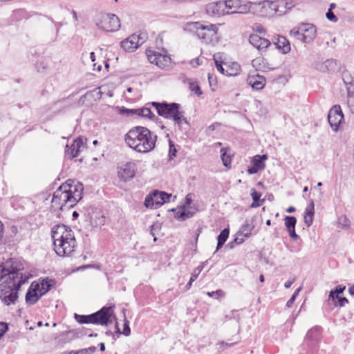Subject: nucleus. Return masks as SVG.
I'll list each match as a JSON object with an SVG mask.
<instances>
[{"label": "nucleus", "mask_w": 354, "mask_h": 354, "mask_svg": "<svg viewBox=\"0 0 354 354\" xmlns=\"http://www.w3.org/2000/svg\"><path fill=\"white\" fill-rule=\"evenodd\" d=\"M326 18L333 22H337L338 19L334 14V12L331 10V9H328V12L326 14Z\"/></svg>", "instance_id": "obj_49"}, {"label": "nucleus", "mask_w": 354, "mask_h": 354, "mask_svg": "<svg viewBox=\"0 0 354 354\" xmlns=\"http://www.w3.org/2000/svg\"><path fill=\"white\" fill-rule=\"evenodd\" d=\"M192 202V194H188L185 196V204L183 205H186V207H189V205H191Z\"/></svg>", "instance_id": "obj_63"}, {"label": "nucleus", "mask_w": 354, "mask_h": 354, "mask_svg": "<svg viewBox=\"0 0 354 354\" xmlns=\"http://www.w3.org/2000/svg\"><path fill=\"white\" fill-rule=\"evenodd\" d=\"M8 330V325L5 323H0V337H2Z\"/></svg>", "instance_id": "obj_60"}, {"label": "nucleus", "mask_w": 354, "mask_h": 354, "mask_svg": "<svg viewBox=\"0 0 354 354\" xmlns=\"http://www.w3.org/2000/svg\"><path fill=\"white\" fill-rule=\"evenodd\" d=\"M96 26L106 32H114L120 28V19L114 14H101L96 19Z\"/></svg>", "instance_id": "obj_9"}, {"label": "nucleus", "mask_w": 354, "mask_h": 354, "mask_svg": "<svg viewBox=\"0 0 354 354\" xmlns=\"http://www.w3.org/2000/svg\"><path fill=\"white\" fill-rule=\"evenodd\" d=\"M206 12L209 15L214 17H218L230 13L228 10H225L223 1L208 3L206 6Z\"/></svg>", "instance_id": "obj_16"}, {"label": "nucleus", "mask_w": 354, "mask_h": 354, "mask_svg": "<svg viewBox=\"0 0 354 354\" xmlns=\"http://www.w3.org/2000/svg\"><path fill=\"white\" fill-rule=\"evenodd\" d=\"M266 78L257 73H250L247 78V83L251 86L252 89L260 91L263 89L266 85Z\"/></svg>", "instance_id": "obj_17"}, {"label": "nucleus", "mask_w": 354, "mask_h": 354, "mask_svg": "<svg viewBox=\"0 0 354 354\" xmlns=\"http://www.w3.org/2000/svg\"><path fill=\"white\" fill-rule=\"evenodd\" d=\"M322 328L316 326L310 329L305 337L304 344L312 349L317 348L321 339Z\"/></svg>", "instance_id": "obj_12"}, {"label": "nucleus", "mask_w": 354, "mask_h": 354, "mask_svg": "<svg viewBox=\"0 0 354 354\" xmlns=\"http://www.w3.org/2000/svg\"><path fill=\"white\" fill-rule=\"evenodd\" d=\"M28 277L19 270L6 265H0V299L6 306L15 304L18 299V291L28 281Z\"/></svg>", "instance_id": "obj_1"}, {"label": "nucleus", "mask_w": 354, "mask_h": 354, "mask_svg": "<svg viewBox=\"0 0 354 354\" xmlns=\"http://www.w3.org/2000/svg\"><path fill=\"white\" fill-rule=\"evenodd\" d=\"M214 60L216 69L222 74L225 75V70L223 67L222 54L216 53L214 55Z\"/></svg>", "instance_id": "obj_30"}, {"label": "nucleus", "mask_w": 354, "mask_h": 354, "mask_svg": "<svg viewBox=\"0 0 354 354\" xmlns=\"http://www.w3.org/2000/svg\"><path fill=\"white\" fill-rule=\"evenodd\" d=\"M15 15L19 16L20 19L25 18L28 19L33 15H30L26 10L19 9L15 11Z\"/></svg>", "instance_id": "obj_42"}, {"label": "nucleus", "mask_w": 354, "mask_h": 354, "mask_svg": "<svg viewBox=\"0 0 354 354\" xmlns=\"http://www.w3.org/2000/svg\"><path fill=\"white\" fill-rule=\"evenodd\" d=\"M86 140V138L79 137L73 141V145L75 148V154L73 155L72 157H77L80 153L84 150L85 148Z\"/></svg>", "instance_id": "obj_26"}, {"label": "nucleus", "mask_w": 354, "mask_h": 354, "mask_svg": "<svg viewBox=\"0 0 354 354\" xmlns=\"http://www.w3.org/2000/svg\"><path fill=\"white\" fill-rule=\"evenodd\" d=\"M204 265L205 263H201V265H199L194 270L191 275L192 281H195L198 278V275L204 268Z\"/></svg>", "instance_id": "obj_40"}, {"label": "nucleus", "mask_w": 354, "mask_h": 354, "mask_svg": "<svg viewBox=\"0 0 354 354\" xmlns=\"http://www.w3.org/2000/svg\"><path fill=\"white\" fill-rule=\"evenodd\" d=\"M344 119V115L339 105L333 106L328 114V120L330 127L335 131L338 130L339 124Z\"/></svg>", "instance_id": "obj_13"}, {"label": "nucleus", "mask_w": 354, "mask_h": 354, "mask_svg": "<svg viewBox=\"0 0 354 354\" xmlns=\"http://www.w3.org/2000/svg\"><path fill=\"white\" fill-rule=\"evenodd\" d=\"M290 35L304 43H310L317 35V28L313 24L303 23L290 31Z\"/></svg>", "instance_id": "obj_8"}, {"label": "nucleus", "mask_w": 354, "mask_h": 354, "mask_svg": "<svg viewBox=\"0 0 354 354\" xmlns=\"http://www.w3.org/2000/svg\"><path fill=\"white\" fill-rule=\"evenodd\" d=\"M133 110L134 109H127V108H124V107H122L120 109V113L121 114H126L128 116H129V115H133Z\"/></svg>", "instance_id": "obj_52"}, {"label": "nucleus", "mask_w": 354, "mask_h": 354, "mask_svg": "<svg viewBox=\"0 0 354 354\" xmlns=\"http://www.w3.org/2000/svg\"><path fill=\"white\" fill-rule=\"evenodd\" d=\"M313 217L314 216L304 215V222L307 227H310L313 224Z\"/></svg>", "instance_id": "obj_59"}, {"label": "nucleus", "mask_w": 354, "mask_h": 354, "mask_svg": "<svg viewBox=\"0 0 354 354\" xmlns=\"http://www.w3.org/2000/svg\"><path fill=\"white\" fill-rule=\"evenodd\" d=\"M193 28L196 36L206 44L217 41L218 28L216 25L208 22H194Z\"/></svg>", "instance_id": "obj_7"}, {"label": "nucleus", "mask_w": 354, "mask_h": 354, "mask_svg": "<svg viewBox=\"0 0 354 354\" xmlns=\"http://www.w3.org/2000/svg\"><path fill=\"white\" fill-rule=\"evenodd\" d=\"M277 48L281 50L282 53L286 54L290 52V45L288 39L282 36L278 37L277 41L274 43Z\"/></svg>", "instance_id": "obj_25"}, {"label": "nucleus", "mask_w": 354, "mask_h": 354, "mask_svg": "<svg viewBox=\"0 0 354 354\" xmlns=\"http://www.w3.org/2000/svg\"><path fill=\"white\" fill-rule=\"evenodd\" d=\"M261 61H263V60L260 58L253 59L252 60L253 66L257 67V70H263V68L260 66Z\"/></svg>", "instance_id": "obj_56"}, {"label": "nucleus", "mask_w": 354, "mask_h": 354, "mask_svg": "<svg viewBox=\"0 0 354 354\" xmlns=\"http://www.w3.org/2000/svg\"><path fill=\"white\" fill-rule=\"evenodd\" d=\"M146 54L149 62L156 64L160 68H165L171 64V59L168 55H163L152 50H147Z\"/></svg>", "instance_id": "obj_11"}, {"label": "nucleus", "mask_w": 354, "mask_h": 354, "mask_svg": "<svg viewBox=\"0 0 354 354\" xmlns=\"http://www.w3.org/2000/svg\"><path fill=\"white\" fill-rule=\"evenodd\" d=\"M267 158V155H256L252 158V165L258 167L261 169H263L266 167L265 160Z\"/></svg>", "instance_id": "obj_29"}, {"label": "nucleus", "mask_w": 354, "mask_h": 354, "mask_svg": "<svg viewBox=\"0 0 354 354\" xmlns=\"http://www.w3.org/2000/svg\"><path fill=\"white\" fill-rule=\"evenodd\" d=\"M230 230L228 228L223 229L217 237L218 243L216 252L223 247L227 239H228Z\"/></svg>", "instance_id": "obj_28"}, {"label": "nucleus", "mask_w": 354, "mask_h": 354, "mask_svg": "<svg viewBox=\"0 0 354 354\" xmlns=\"http://www.w3.org/2000/svg\"><path fill=\"white\" fill-rule=\"evenodd\" d=\"M90 223L93 227H97L104 225L105 223V216L101 209L94 208L88 212Z\"/></svg>", "instance_id": "obj_18"}, {"label": "nucleus", "mask_w": 354, "mask_h": 354, "mask_svg": "<svg viewBox=\"0 0 354 354\" xmlns=\"http://www.w3.org/2000/svg\"><path fill=\"white\" fill-rule=\"evenodd\" d=\"M66 149L65 151L66 155L68 156L69 159H73L75 157H72L73 155L75 154V148L74 145L72 144L70 147L68 145L66 146Z\"/></svg>", "instance_id": "obj_46"}, {"label": "nucleus", "mask_w": 354, "mask_h": 354, "mask_svg": "<svg viewBox=\"0 0 354 354\" xmlns=\"http://www.w3.org/2000/svg\"><path fill=\"white\" fill-rule=\"evenodd\" d=\"M48 64L45 62L44 60H40L36 64V68L39 73L44 72L46 69L48 68Z\"/></svg>", "instance_id": "obj_44"}, {"label": "nucleus", "mask_w": 354, "mask_h": 354, "mask_svg": "<svg viewBox=\"0 0 354 354\" xmlns=\"http://www.w3.org/2000/svg\"><path fill=\"white\" fill-rule=\"evenodd\" d=\"M346 88L348 97L354 96V82H348Z\"/></svg>", "instance_id": "obj_47"}, {"label": "nucleus", "mask_w": 354, "mask_h": 354, "mask_svg": "<svg viewBox=\"0 0 354 354\" xmlns=\"http://www.w3.org/2000/svg\"><path fill=\"white\" fill-rule=\"evenodd\" d=\"M84 187L80 182L68 180L54 192L51 201L54 210L64 211L73 207L82 198Z\"/></svg>", "instance_id": "obj_2"}, {"label": "nucleus", "mask_w": 354, "mask_h": 354, "mask_svg": "<svg viewBox=\"0 0 354 354\" xmlns=\"http://www.w3.org/2000/svg\"><path fill=\"white\" fill-rule=\"evenodd\" d=\"M142 118H147L149 119H153L156 118V115L151 112V109L148 107H142Z\"/></svg>", "instance_id": "obj_41"}, {"label": "nucleus", "mask_w": 354, "mask_h": 354, "mask_svg": "<svg viewBox=\"0 0 354 354\" xmlns=\"http://www.w3.org/2000/svg\"><path fill=\"white\" fill-rule=\"evenodd\" d=\"M41 297V296H39L38 292L33 287L32 283L26 294V302L28 305H33L37 303Z\"/></svg>", "instance_id": "obj_22"}, {"label": "nucleus", "mask_w": 354, "mask_h": 354, "mask_svg": "<svg viewBox=\"0 0 354 354\" xmlns=\"http://www.w3.org/2000/svg\"><path fill=\"white\" fill-rule=\"evenodd\" d=\"M284 220L287 231L295 229L297 219L295 216H286Z\"/></svg>", "instance_id": "obj_32"}, {"label": "nucleus", "mask_w": 354, "mask_h": 354, "mask_svg": "<svg viewBox=\"0 0 354 354\" xmlns=\"http://www.w3.org/2000/svg\"><path fill=\"white\" fill-rule=\"evenodd\" d=\"M122 334L125 336H129L131 334V329L129 324V321L126 319H124V323L123 325V332Z\"/></svg>", "instance_id": "obj_51"}, {"label": "nucleus", "mask_w": 354, "mask_h": 354, "mask_svg": "<svg viewBox=\"0 0 354 354\" xmlns=\"http://www.w3.org/2000/svg\"><path fill=\"white\" fill-rule=\"evenodd\" d=\"M337 305L340 307H342L345 305V304H347L348 302V300L346 297H339L337 298Z\"/></svg>", "instance_id": "obj_61"}, {"label": "nucleus", "mask_w": 354, "mask_h": 354, "mask_svg": "<svg viewBox=\"0 0 354 354\" xmlns=\"http://www.w3.org/2000/svg\"><path fill=\"white\" fill-rule=\"evenodd\" d=\"M151 104L156 109L158 115L172 120L178 126H180L183 122L187 123V118L184 116V111L180 110V104L153 102Z\"/></svg>", "instance_id": "obj_6"}, {"label": "nucleus", "mask_w": 354, "mask_h": 354, "mask_svg": "<svg viewBox=\"0 0 354 354\" xmlns=\"http://www.w3.org/2000/svg\"><path fill=\"white\" fill-rule=\"evenodd\" d=\"M347 102L351 111L354 113V96L348 97Z\"/></svg>", "instance_id": "obj_53"}, {"label": "nucleus", "mask_w": 354, "mask_h": 354, "mask_svg": "<svg viewBox=\"0 0 354 354\" xmlns=\"http://www.w3.org/2000/svg\"><path fill=\"white\" fill-rule=\"evenodd\" d=\"M190 209V207H186V205L181 206L179 210L176 212L175 218L182 221L192 218L195 212L191 211Z\"/></svg>", "instance_id": "obj_23"}, {"label": "nucleus", "mask_w": 354, "mask_h": 354, "mask_svg": "<svg viewBox=\"0 0 354 354\" xmlns=\"http://www.w3.org/2000/svg\"><path fill=\"white\" fill-rule=\"evenodd\" d=\"M250 10V6L246 4L242 5L241 1L236 10L231 11V13H247Z\"/></svg>", "instance_id": "obj_39"}, {"label": "nucleus", "mask_w": 354, "mask_h": 354, "mask_svg": "<svg viewBox=\"0 0 354 354\" xmlns=\"http://www.w3.org/2000/svg\"><path fill=\"white\" fill-rule=\"evenodd\" d=\"M301 290V288H297L293 293V295H292V297L289 299V300L287 301L286 303V306L288 308H290L292 306L295 299H296V297H297L299 291Z\"/></svg>", "instance_id": "obj_43"}, {"label": "nucleus", "mask_w": 354, "mask_h": 354, "mask_svg": "<svg viewBox=\"0 0 354 354\" xmlns=\"http://www.w3.org/2000/svg\"><path fill=\"white\" fill-rule=\"evenodd\" d=\"M254 228L253 221L247 219L238 231V234L239 236H243L244 238H248Z\"/></svg>", "instance_id": "obj_24"}, {"label": "nucleus", "mask_w": 354, "mask_h": 354, "mask_svg": "<svg viewBox=\"0 0 354 354\" xmlns=\"http://www.w3.org/2000/svg\"><path fill=\"white\" fill-rule=\"evenodd\" d=\"M53 280L48 279H43L39 283H33V287L37 290L39 293V296L44 295L48 292L53 286Z\"/></svg>", "instance_id": "obj_21"}, {"label": "nucleus", "mask_w": 354, "mask_h": 354, "mask_svg": "<svg viewBox=\"0 0 354 354\" xmlns=\"http://www.w3.org/2000/svg\"><path fill=\"white\" fill-rule=\"evenodd\" d=\"M289 236L294 240L296 241L299 239V235L297 234L295 229L288 230Z\"/></svg>", "instance_id": "obj_62"}, {"label": "nucleus", "mask_w": 354, "mask_h": 354, "mask_svg": "<svg viewBox=\"0 0 354 354\" xmlns=\"http://www.w3.org/2000/svg\"><path fill=\"white\" fill-rule=\"evenodd\" d=\"M225 75L236 76L241 71V66L237 62H233L230 65H226Z\"/></svg>", "instance_id": "obj_27"}, {"label": "nucleus", "mask_w": 354, "mask_h": 354, "mask_svg": "<svg viewBox=\"0 0 354 354\" xmlns=\"http://www.w3.org/2000/svg\"><path fill=\"white\" fill-rule=\"evenodd\" d=\"M251 196L253 200L251 207H259L260 205L259 203V201L260 200L261 194L260 193H259L258 192H257L255 189H252V192L251 193Z\"/></svg>", "instance_id": "obj_35"}, {"label": "nucleus", "mask_w": 354, "mask_h": 354, "mask_svg": "<svg viewBox=\"0 0 354 354\" xmlns=\"http://www.w3.org/2000/svg\"><path fill=\"white\" fill-rule=\"evenodd\" d=\"M153 201L156 203V207H160L164 203L169 202V198L171 197V194H167L165 192H161L158 190H154L151 192Z\"/></svg>", "instance_id": "obj_20"}, {"label": "nucleus", "mask_w": 354, "mask_h": 354, "mask_svg": "<svg viewBox=\"0 0 354 354\" xmlns=\"http://www.w3.org/2000/svg\"><path fill=\"white\" fill-rule=\"evenodd\" d=\"M241 0H227L223 1L225 10H228L230 12L234 10H236L240 4Z\"/></svg>", "instance_id": "obj_31"}, {"label": "nucleus", "mask_w": 354, "mask_h": 354, "mask_svg": "<svg viewBox=\"0 0 354 354\" xmlns=\"http://www.w3.org/2000/svg\"><path fill=\"white\" fill-rule=\"evenodd\" d=\"M262 8L270 10L272 14L282 15L286 14L294 7L292 1L277 0L274 1H265L262 3Z\"/></svg>", "instance_id": "obj_10"}, {"label": "nucleus", "mask_w": 354, "mask_h": 354, "mask_svg": "<svg viewBox=\"0 0 354 354\" xmlns=\"http://www.w3.org/2000/svg\"><path fill=\"white\" fill-rule=\"evenodd\" d=\"M157 136L147 128L138 126L128 131L125 135L127 145L139 153H148L156 146Z\"/></svg>", "instance_id": "obj_4"}, {"label": "nucleus", "mask_w": 354, "mask_h": 354, "mask_svg": "<svg viewBox=\"0 0 354 354\" xmlns=\"http://www.w3.org/2000/svg\"><path fill=\"white\" fill-rule=\"evenodd\" d=\"M176 149L174 147V145L171 141L169 142V156L170 159H173L176 156Z\"/></svg>", "instance_id": "obj_50"}, {"label": "nucleus", "mask_w": 354, "mask_h": 354, "mask_svg": "<svg viewBox=\"0 0 354 354\" xmlns=\"http://www.w3.org/2000/svg\"><path fill=\"white\" fill-rule=\"evenodd\" d=\"M344 83L345 86H347L348 82H354L353 80V77L348 73H343V78H342Z\"/></svg>", "instance_id": "obj_54"}, {"label": "nucleus", "mask_w": 354, "mask_h": 354, "mask_svg": "<svg viewBox=\"0 0 354 354\" xmlns=\"http://www.w3.org/2000/svg\"><path fill=\"white\" fill-rule=\"evenodd\" d=\"M259 170H261L260 168H259L258 167L252 165V166L251 167H249L247 170L248 173L249 174H257Z\"/></svg>", "instance_id": "obj_57"}, {"label": "nucleus", "mask_w": 354, "mask_h": 354, "mask_svg": "<svg viewBox=\"0 0 354 354\" xmlns=\"http://www.w3.org/2000/svg\"><path fill=\"white\" fill-rule=\"evenodd\" d=\"M145 205L147 207L155 208V209L158 208V207L156 206V203L153 201V197L152 193H151L150 194H149L146 196L145 200Z\"/></svg>", "instance_id": "obj_38"}, {"label": "nucleus", "mask_w": 354, "mask_h": 354, "mask_svg": "<svg viewBox=\"0 0 354 354\" xmlns=\"http://www.w3.org/2000/svg\"><path fill=\"white\" fill-rule=\"evenodd\" d=\"M46 17L48 20L51 21L55 24V28H56V33H57V35H58V33H59V30H60V28H61V26H62V24H61V23H59V22H56V21H55L52 19V17H49V16H46Z\"/></svg>", "instance_id": "obj_55"}, {"label": "nucleus", "mask_w": 354, "mask_h": 354, "mask_svg": "<svg viewBox=\"0 0 354 354\" xmlns=\"http://www.w3.org/2000/svg\"><path fill=\"white\" fill-rule=\"evenodd\" d=\"M335 64V62L333 59H327L322 64L320 70L323 72L330 71L333 69V66Z\"/></svg>", "instance_id": "obj_34"}, {"label": "nucleus", "mask_w": 354, "mask_h": 354, "mask_svg": "<svg viewBox=\"0 0 354 354\" xmlns=\"http://www.w3.org/2000/svg\"><path fill=\"white\" fill-rule=\"evenodd\" d=\"M207 295H208L210 297H216V298H218L220 297L224 296V292L222 290H217L216 291L207 292Z\"/></svg>", "instance_id": "obj_48"}, {"label": "nucleus", "mask_w": 354, "mask_h": 354, "mask_svg": "<svg viewBox=\"0 0 354 354\" xmlns=\"http://www.w3.org/2000/svg\"><path fill=\"white\" fill-rule=\"evenodd\" d=\"M187 83L189 84V88L191 91L195 93L198 96L202 95V91L198 84L196 82H194L192 80L188 79Z\"/></svg>", "instance_id": "obj_33"}, {"label": "nucleus", "mask_w": 354, "mask_h": 354, "mask_svg": "<svg viewBox=\"0 0 354 354\" xmlns=\"http://www.w3.org/2000/svg\"><path fill=\"white\" fill-rule=\"evenodd\" d=\"M221 156L223 165L225 167H229L231 163V158L230 156L227 155L226 149L225 148H222L221 149Z\"/></svg>", "instance_id": "obj_36"}, {"label": "nucleus", "mask_w": 354, "mask_h": 354, "mask_svg": "<svg viewBox=\"0 0 354 354\" xmlns=\"http://www.w3.org/2000/svg\"><path fill=\"white\" fill-rule=\"evenodd\" d=\"M112 306H104L100 310L88 315L74 314L75 320L80 324H93L108 326L115 319Z\"/></svg>", "instance_id": "obj_5"}, {"label": "nucleus", "mask_w": 354, "mask_h": 354, "mask_svg": "<svg viewBox=\"0 0 354 354\" xmlns=\"http://www.w3.org/2000/svg\"><path fill=\"white\" fill-rule=\"evenodd\" d=\"M136 170L137 166L136 163L128 162L120 167L118 175L124 181H127L134 177Z\"/></svg>", "instance_id": "obj_14"}, {"label": "nucleus", "mask_w": 354, "mask_h": 354, "mask_svg": "<svg viewBox=\"0 0 354 354\" xmlns=\"http://www.w3.org/2000/svg\"><path fill=\"white\" fill-rule=\"evenodd\" d=\"M245 239L246 238H244L243 236H239L237 233L234 241L236 242L237 244H241L245 241Z\"/></svg>", "instance_id": "obj_64"}, {"label": "nucleus", "mask_w": 354, "mask_h": 354, "mask_svg": "<svg viewBox=\"0 0 354 354\" xmlns=\"http://www.w3.org/2000/svg\"><path fill=\"white\" fill-rule=\"evenodd\" d=\"M314 214H315L314 203L312 201L309 203V205L307 206V207L306 208L304 215L314 216Z\"/></svg>", "instance_id": "obj_45"}, {"label": "nucleus", "mask_w": 354, "mask_h": 354, "mask_svg": "<svg viewBox=\"0 0 354 354\" xmlns=\"http://www.w3.org/2000/svg\"><path fill=\"white\" fill-rule=\"evenodd\" d=\"M344 290L345 286H337L335 290H333V291L336 294V297L338 298V295L342 294Z\"/></svg>", "instance_id": "obj_58"}, {"label": "nucleus", "mask_w": 354, "mask_h": 354, "mask_svg": "<svg viewBox=\"0 0 354 354\" xmlns=\"http://www.w3.org/2000/svg\"><path fill=\"white\" fill-rule=\"evenodd\" d=\"M141 38L136 35H131L130 37L120 42V46L125 51L131 52L137 49L142 43L140 41Z\"/></svg>", "instance_id": "obj_15"}, {"label": "nucleus", "mask_w": 354, "mask_h": 354, "mask_svg": "<svg viewBox=\"0 0 354 354\" xmlns=\"http://www.w3.org/2000/svg\"><path fill=\"white\" fill-rule=\"evenodd\" d=\"M338 225L342 228H349L351 226V221L346 216H341L338 218Z\"/></svg>", "instance_id": "obj_37"}, {"label": "nucleus", "mask_w": 354, "mask_h": 354, "mask_svg": "<svg viewBox=\"0 0 354 354\" xmlns=\"http://www.w3.org/2000/svg\"><path fill=\"white\" fill-rule=\"evenodd\" d=\"M51 237L53 241V249L55 253L62 257L70 256L77 245L74 232L64 225H55L51 229Z\"/></svg>", "instance_id": "obj_3"}, {"label": "nucleus", "mask_w": 354, "mask_h": 354, "mask_svg": "<svg viewBox=\"0 0 354 354\" xmlns=\"http://www.w3.org/2000/svg\"><path fill=\"white\" fill-rule=\"evenodd\" d=\"M249 42L259 50H265L271 44L268 39H265L257 34H252L250 36Z\"/></svg>", "instance_id": "obj_19"}]
</instances>
